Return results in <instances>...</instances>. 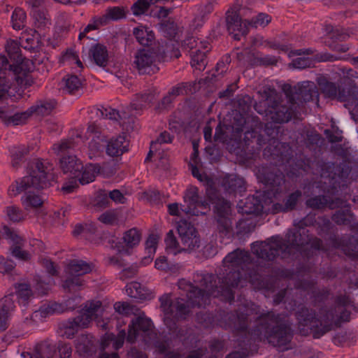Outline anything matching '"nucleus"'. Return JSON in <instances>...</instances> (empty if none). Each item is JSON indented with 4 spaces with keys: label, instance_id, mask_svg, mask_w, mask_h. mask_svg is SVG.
I'll return each instance as SVG.
<instances>
[{
    "label": "nucleus",
    "instance_id": "obj_1",
    "mask_svg": "<svg viewBox=\"0 0 358 358\" xmlns=\"http://www.w3.org/2000/svg\"><path fill=\"white\" fill-rule=\"evenodd\" d=\"M220 325L241 337L236 341L241 350L233 351L225 358H248L252 342H267L281 350H287L293 338L292 323L285 315L273 310L259 314L254 304L224 314Z\"/></svg>",
    "mask_w": 358,
    "mask_h": 358
},
{
    "label": "nucleus",
    "instance_id": "obj_2",
    "mask_svg": "<svg viewBox=\"0 0 358 358\" xmlns=\"http://www.w3.org/2000/svg\"><path fill=\"white\" fill-rule=\"evenodd\" d=\"M222 262L227 275L219 279L220 285H215L214 275L203 272L194 274V284L185 279L178 280V288L186 294L193 306H206L210 296L222 297L231 303L234 300L233 289L242 282H249L257 288L263 287L259 268H250L252 258L248 251L236 249L229 252Z\"/></svg>",
    "mask_w": 358,
    "mask_h": 358
},
{
    "label": "nucleus",
    "instance_id": "obj_3",
    "mask_svg": "<svg viewBox=\"0 0 358 358\" xmlns=\"http://www.w3.org/2000/svg\"><path fill=\"white\" fill-rule=\"evenodd\" d=\"M352 306L350 297L345 295L336 298L334 308H321L319 317H316L312 309L305 306H299L295 315L300 334L306 336L310 330L315 338H320L334 327L341 326L342 322L350 321V312L348 308Z\"/></svg>",
    "mask_w": 358,
    "mask_h": 358
},
{
    "label": "nucleus",
    "instance_id": "obj_4",
    "mask_svg": "<svg viewBox=\"0 0 358 358\" xmlns=\"http://www.w3.org/2000/svg\"><path fill=\"white\" fill-rule=\"evenodd\" d=\"M305 232L288 231L285 238L273 236L265 241L254 242L251 244L252 252L259 259L273 261L278 256L285 259L301 252L306 245H310L313 250L326 251L321 239Z\"/></svg>",
    "mask_w": 358,
    "mask_h": 358
},
{
    "label": "nucleus",
    "instance_id": "obj_5",
    "mask_svg": "<svg viewBox=\"0 0 358 358\" xmlns=\"http://www.w3.org/2000/svg\"><path fill=\"white\" fill-rule=\"evenodd\" d=\"M52 165L48 162L36 159L31 162L27 175L15 180L8 187V193L13 197L24 192L21 198L25 210L36 209L43 203V199L38 191L47 187L53 179Z\"/></svg>",
    "mask_w": 358,
    "mask_h": 358
},
{
    "label": "nucleus",
    "instance_id": "obj_6",
    "mask_svg": "<svg viewBox=\"0 0 358 358\" xmlns=\"http://www.w3.org/2000/svg\"><path fill=\"white\" fill-rule=\"evenodd\" d=\"M262 101L256 103L255 110L260 115H264L275 123L289 122L299 110L296 103H290L287 99L288 106L281 99V95L274 88L266 87L261 92Z\"/></svg>",
    "mask_w": 358,
    "mask_h": 358
},
{
    "label": "nucleus",
    "instance_id": "obj_7",
    "mask_svg": "<svg viewBox=\"0 0 358 358\" xmlns=\"http://www.w3.org/2000/svg\"><path fill=\"white\" fill-rule=\"evenodd\" d=\"M152 331V321L150 319L145 317H137L131 320L129 324L128 334L127 341L130 343H135L138 339L143 342L148 341V336ZM126 338L124 330L120 331L117 336L111 334L107 335V340L102 342V347L104 349L107 346L106 342L113 341V347L118 350L122 347Z\"/></svg>",
    "mask_w": 358,
    "mask_h": 358
},
{
    "label": "nucleus",
    "instance_id": "obj_8",
    "mask_svg": "<svg viewBox=\"0 0 358 358\" xmlns=\"http://www.w3.org/2000/svg\"><path fill=\"white\" fill-rule=\"evenodd\" d=\"M33 69L32 61L25 60L15 70H9L7 76L0 75V101L7 97L13 80H15L21 87L31 86L34 83L30 74Z\"/></svg>",
    "mask_w": 358,
    "mask_h": 358
},
{
    "label": "nucleus",
    "instance_id": "obj_9",
    "mask_svg": "<svg viewBox=\"0 0 358 358\" xmlns=\"http://www.w3.org/2000/svg\"><path fill=\"white\" fill-rule=\"evenodd\" d=\"M159 301L166 325H169L171 322L175 323L176 321L185 320L190 313L189 303L182 298L172 299L171 294H164Z\"/></svg>",
    "mask_w": 358,
    "mask_h": 358
},
{
    "label": "nucleus",
    "instance_id": "obj_10",
    "mask_svg": "<svg viewBox=\"0 0 358 358\" xmlns=\"http://www.w3.org/2000/svg\"><path fill=\"white\" fill-rule=\"evenodd\" d=\"M283 91L289 101L296 103L299 109L304 102L314 100L318 101L319 92L316 85L312 81L306 80L298 83L294 87L286 85L283 87Z\"/></svg>",
    "mask_w": 358,
    "mask_h": 358
},
{
    "label": "nucleus",
    "instance_id": "obj_11",
    "mask_svg": "<svg viewBox=\"0 0 358 358\" xmlns=\"http://www.w3.org/2000/svg\"><path fill=\"white\" fill-rule=\"evenodd\" d=\"M317 173L320 174L321 180L319 183L328 185V187L321 186L324 190L329 191L331 189L336 188L337 179L345 178L348 176L350 169L348 166H336L334 163L317 162L315 164Z\"/></svg>",
    "mask_w": 358,
    "mask_h": 358
},
{
    "label": "nucleus",
    "instance_id": "obj_12",
    "mask_svg": "<svg viewBox=\"0 0 358 358\" xmlns=\"http://www.w3.org/2000/svg\"><path fill=\"white\" fill-rule=\"evenodd\" d=\"M185 205L181 210L187 215L198 216L205 215L206 210H210V203L207 200H202L196 186H189L183 194Z\"/></svg>",
    "mask_w": 358,
    "mask_h": 358
},
{
    "label": "nucleus",
    "instance_id": "obj_13",
    "mask_svg": "<svg viewBox=\"0 0 358 358\" xmlns=\"http://www.w3.org/2000/svg\"><path fill=\"white\" fill-rule=\"evenodd\" d=\"M280 131L281 127L273 125L271 122L265 125L264 132L269 138L268 141H272L270 144L274 145L271 155L273 159L279 158V162L280 164H283L289 163L292 150L288 144L282 143L278 141Z\"/></svg>",
    "mask_w": 358,
    "mask_h": 358
},
{
    "label": "nucleus",
    "instance_id": "obj_14",
    "mask_svg": "<svg viewBox=\"0 0 358 358\" xmlns=\"http://www.w3.org/2000/svg\"><path fill=\"white\" fill-rule=\"evenodd\" d=\"M257 178L274 196L280 192L281 186L285 183L284 174L275 166L262 167L258 171Z\"/></svg>",
    "mask_w": 358,
    "mask_h": 358
},
{
    "label": "nucleus",
    "instance_id": "obj_15",
    "mask_svg": "<svg viewBox=\"0 0 358 358\" xmlns=\"http://www.w3.org/2000/svg\"><path fill=\"white\" fill-rule=\"evenodd\" d=\"M177 230L180 238L182 250L192 251L200 246V237L196 228L186 220L178 223Z\"/></svg>",
    "mask_w": 358,
    "mask_h": 358
},
{
    "label": "nucleus",
    "instance_id": "obj_16",
    "mask_svg": "<svg viewBox=\"0 0 358 358\" xmlns=\"http://www.w3.org/2000/svg\"><path fill=\"white\" fill-rule=\"evenodd\" d=\"M158 55L150 49L139 50L135 55L134 66L140 74H151L159 71L157 67Z\"/></svg>",
    "mask_w": 358,
    "mask_h": 358
},
{
    "label": "nucleus",
    "instance_id": "obj_17",
    "mask_svg": "<svg viewBox=\"0 0 358 358\" xmlns=\"http://www.w3.org/2000/svg\"><path fill=\"white\" fill-rule=\"evenodd\" d=\"M86 135L91 138L89 143V157L92 159L103 152L107 142L106 136L102 134L101 127L95 122L89 124Z\"/></svg>",
    "mask_w": 358,
    "mask_h": 358
},
{
    "label": "nucleus",
    "instance_id": "obj_18",
    "mask_svg": "<svg viewBox=\"0 0 358 358\" xmlns=\"http://www.w3.org/2000/svg\"><path fill=\"white\" fill-rule=\"evenodd\" d=\"M227 26L229 34L237 41L247 35L249 31L248 20H242L236 12L227 11Z\"/></svg>",
    "mask_w": 358,
    "mask_h": 358
},
{
    "label": "nucleus",
    "instance_id": "obj_19",
    "mask_svg": "<svg viewBox=\"0 0 358 358\" xmlns=\"http://www.w3.org/2000/svg\"><path fill=\"white\" fill-rule=\"evenodd\" d=\"M317 83L325 96L337 99L341 101H350V90L346 92L345 89L339 88L335 83L328 81L324 76L318 77Z\"/></svg>",
    "mask_w": 358,
    "mask_h": 358
},
{
    "label": "nucleus",
    "instance_id": "obj_20",
    "mask_svg": "<svg viewBox=\"0 0 358 358\" xmlns=\"http://www.w3.org/2000/svg\"><path fill=\"white\" fill-rule=\"evenodd\" d=\"M331 245L341 249L343 253L352 259H358V240L353 236L330 238Z\"/></svg>",
    "mask_w": 358,
    "mask_h": 358
},
{
    "label": "nucleus",
    "instance_id": "obj_21",
    "mask_svg": "<svg viewBox=\"0 0 358 358\" xmlns=\"http://www.w3.org/2000/svg\"><path fill=\"white\" fill-rule=\"evenodd\" d=\"M101 308V301H88L86 303L85 308L80 312L79 315L73 319L76 322L80 329L86 328L91 321L97 317Z\"/></svg>",
    "mask_w": 358,
    "mask_h": 358
},
{
    "label": "nucleus",
    "instance_id": "obj_22",
    "mask_svg": "<svg viewBox=\"0 0 358 358\" xmlns=\"http://www.w3.org/2000/svg\"><path fill=\"white\" fill-rule=\"evenodd\" d=\"M306 205L307 207L313 210L323 209L326 207H329L330 209H334L346 207V201L339 198L329 199L327 196L320 195L307 199Z\"/></svg>",
    "mask_w": 358,
    "mask_h": 358
},
{
    "label": "nucleus",
    "instance_id": "obj_23",
    "mask_svg": "<svg viewBox=\"0 0 358 358\" xmlns=\"http://www.w3.org/2000/svg\"><path fill=\"white\" fill-rule=\"evenodd\" d=\"M338 59V57L329 53L317 54L314 55V58L303 57H298L292 60L291 65L299 69L311 68L315 66V62H334Z\"/></svg>",
    "mask_w": 358,
    "mask_h": 358
},
{
    "label": "nucleus",
    "instance_id": "obj_24",
    "mask_svg": "<svg viewBox=\"0 0 358 358\" xmlns=\"http://www.w3.org/2000/svg\"><path fill=\"white\" fill-rule=\"evenodd\" d=\"M206 195L209 203L214 205L216 216L229 215L231 208L229 201L220 196L217 192L214 189H208Z\"/></svg>",
    "mask_w": 358,
    "mask_h": 358
},
{
    "label": "nucleus",
    "instance_id": "obj_25",
    "mask_svg": "<svg viewBox=\"0 0 358 358\" xmlns=\"http://www.w3.org/2000/svg\"><path fill=\"white\" fill-rule=\"evenodd\" d=\"M206 195L209 203L214 205L216 216L229 215L231 208L229 201L220 196L217 192L214 189H208Z\"/></svg>",
    "mask_w": 358,
    "mask_h": 358
},
{
    "label": "nucleus",
    "instance_id": "obj_26",
    "mask_svg": "<svg viewBox=\"0 0 358 358\" xmlns=\"http://www.w3.org/2000/svg\"><path fill=\"white\" fill-rule=\"evenodd\" d=\"M69 303L70 301H69L67 304L56 301H49L41 306L38 310L35 311L34 313L36 316L40 315L41 317H45L48 315L62 313L69 310H74L75 306H71Z\"/></svg>",
    "mask_w": 358,
    "mask_h": 358
},
{
    "label": "nucleus",
    "instance_id": "obj_27",
    "mask_svg": "<svg viewBox=\"0 0 358 358\" xmlns=\"http://www.w3.org/2000/svg\"><path fill=\"white\" fill-rule=\"evenodd\" d=\"M57 101L54 99H42L37 100L34 105L29 107L31 115L44 117L51 114L57 106Z\"/></svg>",
    "mask_w": 358,
    "mask_h": 358
},
{
    "label": "nucleus",
    "instance_id": "obj_28",
    "mask_svg": "<svg viewBox=\"0 0 358 358\" xmlns=\"http://www.w3.org/2000/svg\"><path fill=\"white\" fill-rule=\"evenodd\" d=\"M60 166L64 173H70L74 178L80 175L83 163L75 155L63 156L60 159Z\"/></svg>",
    "mask_w": 358,
    "mask_h": 358
},
{
    "label": "nucleus",
    "instance_id": "obj_29",
    "mask_svg": "<svg viewBox=\"0 0 358 358\" xmlns=\"http://www.w3.org/2000/svg\"><path fill=\"white\" fill-rule=\"evenodd\" d=\"M15 306L13 296H6L0 301V331L7 328L8 320Z\"/></svg>",
    "mask_w": 358,
    "mask_h": 358
},
{
    "label": "nucleus",
    "instance_id": "obj_30",
    "mask_svg": "<svg viewBox=\"0 0 358 358\" xmlns=\"http://www.w3.org/2000/svg\"><path fill=\"white\" fill-rule=\"evenodd\" d=\"M129 142L124 135H120L116 138H111L106 146V153L112 157L121 155L127 151Z\"/></svg>",
    "mask_w": 358,
    "mask_h": 358
},
{
    "label": "nucleus",
    "instance_id": "obj_31",
    "mask_svg": "<svg viewBox=\"0 0 358 358\" xmlns=\"http://www.w3.org/2000/svg\"><path fill=\"white\" fill-rule=\"evenodd\" d=\"M126 292L131 298L147 300L152 298L151 292L138 282H131L126 285Z\"/></svg>",
    "mask_w": 358,
    "mask_h": 358
},
{
    "label": "nucleus",
    "instance_id": "obj_32",
    "mask_svg": "<svg viewBox=\"0 0 358 358\" xmlns=\"http://www.w3.org/2000/svg\"><path fill=\"white\" fill-rule=\"evenodd\" d=\"M93 265L80 259L71 260L66 268V273L71 276H81L92 271Z\"/></svg>",
    "mask_w": 358,
    "mask_h": 358
},
{
    "label": "nucleus",
    "instance_id": "obj_33",
    "mask_svg": "<svg viewBox=\"0 0 358 358\" xmlns=\"http://www.w3.org/2000/svg\"><path fill=\"white\" fill-rule=\"evenodd\" d=\"M89 57L96 65L105 66L108 58L106 47L99 43L92 45L89 51Z\"/></svg>",
    "mask_w": 358,
    "mask_h": 358
},
{
    "label": "nucleus",
    "instance_id": "obj_34",
    "mask_svg": "<svg viewBox=\"0 0 358 358\" xmlns=\"http://www.w3.org/2000/svg\"><path fill=\"white\" fill-rule=\"evenodd\" d=\"M63 92L70 94H79L82 90L80 79L75 75H66L60 83Z\"/></svg>",
    "mask_w": 358,
    "mask_h": 358
},
{
    "label": "nucleus",
    "instance_id": "obj_35",
    "mask_svg": "<svg viewBox=\"0 0 358 358\" xmlns=\"http://www.w3.org/2000/svg\"><path fill=\"white\" fill-rule=\"evenodd\" d=\"M223 186L229 193H241L245 190L243 178L236 175L226 176L223 179Z\"/></svg>",
    "mask_w": 358,
    "mask_h": 358
},
{
    "label": "nucleus",
    "instance_id": "obj_36",
    "mask_svg": "<svg viewBox=\"0 0 358 358\" xmlns=\"http://www.w3.org/2000/svg\"><path fill=\"white\" fill-rule=\"evenodd\" d=\"M99 171L100 166L98 164H88L85 166H83L80 171V175L75 178H77L81 185H87L95 180Z\"/></svg>",
    "mask_w": 358,
    "mask_h": 358
},
{
    "label": "nucleus",
    "instance_id": "obj_37",
    "mask_svg": "<svg viewBox=\"0 0 358 358\" xmlns=\"http://www.w3.org/2000/svg\"><path fill=\"white\" fill-rule=\"evenodd\" d=\"M133 34L137 41L142 45L148 46L155 40V34L152 31L148 30L143 27L134 29Z\"/></svg>",
    "mask_w": 358,
    "mask_h": 358
},
{
    "label": "nucleus",
    "instance_id": "obj_38",
    "mask_svg": "<svg viewBox=\"0 0 358 358\" xmlns=\"http://www.w3.org/2000/svg\"><path fill=\"white\" fill-rule=\"evenodd\" d=\"M79 327L73 319H69L59 324V334L66 338L71 339L78 333Z\"/></svg>",
    "mask_w": 358,
    "mask_h": 358
},
{
    "label": "nucleus",
    "instance_id": "obj_39",
    "mask_svg": "<svg viewBox=\"0 0 358 358\" xmlns=\"http://www.w3.org/2000/svg\"><path fill=\"white\" fill-rule=\"evenodd\" d=\"M155 99V94L150 90L143 94H138L131 102V107L134 110H140L149 106Z\"/></svg>",
    "mask_w": 358,
    "mask_h": 358
},
{
    "label": "nucleus",
    "instance_id": "obj_40",
    "mask_svg": "<svg viewBox=\"0 0 358 358\" xmlns=\"http://www.w3.org/2000/svg\"><path fill=\"white\" fill-rule=\"evenodd\" d=\"M52 351L48 345H38L33 352H24L22 353L23 358H52Z\"/></svg>",
    "mask_w": 358,
    "mask_h": 358
},
{
    "label": "nucleus",
    "instance_id": "obj_41",
    "mask_svg": "<svg viewBox=\"0 0 358 358\" xmlns=\"http://www.w3.org/2000/svg\"><path fill=\"white\" fill-rule=\"evenodd\" d=\"M5 49L11 59L15 60L17 64L23 60L22 58L20 45L17 40L9 39L6 41ZM25 58H24V59Z\"/></svg>",
    "mask_w": 358,
    "mask_h": 358
},
{
    "label": "nucleus",
    "instance_id": "obj_42",
    "mask_svg": "<svg viewBox=\"0 0 358 358\" xmlns=\"http://www.w3.org/2000/svg\"><path fill=\"white\" fill-rule=\"evenodd\" d=\"M31 15L34 20V24L38 29H44L50 24V20L48 15L39 8H32Z\"/></svg>",
    "mask_w": 358,
    "mask_h": 358
},
{
    "label": "nucleus",
    "instance_id": "obj_43",
    "mask_svg": "<svg viewBox=\"0 0 358 358\" xmlns=\"http://www.w3.org/2000/svg\"><path fill=\"white\" fill-rule=\"evenodd\" d=\"M331 219L338 225H348L354 220V215L350 209H341L333 214Z\"/></svg>",
    "mask_w": 358,
    "mask_h": 358
},
{
    "label": "nucleus",
    "instance_id": "obj_44",
    "mask_svg": "<svg viewBox=\"0 0 358 358\" xmlns=\"http://www.w3.org/2000/svg\"><path fill=\"white\" fill-rule=\"evenodd\" d=\"M15 289L19 299V303L26 306L33 295L30 285L27 283L15 285Z\"/></svg>",
    "mask_w": 358,
    "mask_h": 358
},
{
    "label": "nucleus",
    "instance_id": "obj_45",
    "mask_svg": "<svg viewBox=\"0 0 358 358\" xmlns=\"http://www.w3.org/2000/svg\"><path fill=\"white\" fill-rule=\"evenodd\" d=\"M10 152L11 155L12 166L17 169L24 161V158L29 151L25 146H19L12 148Z\"/></svg>",
    "mask_w": 358,
    "mask_h": 358
},
{
    "label": "nucleus",
    "instance_id": "obj_46",
    "mask_svg": "<svg viewBox=\"0 0 358 358\" xmlns=\"http://www.w3.org/2000/svg\"><path fill=\"white\" fill-rule=\"evenodd\" d=\"M122 238L126 246L132 248L139 244L141 234L136 228H132L124 234Z\"/></svg>",
    "mask_w": 358,
    "mask_h": 358
},
{
    "label": "nucleus",
    "instance_id": "obj_47",
    "mask_svg": "<svg viewBox=\"0 0 358 358\" xmlns=\"http://www.w3.org/2000/svg\"><path fill=\"white\" fill-rule=\"evenodd\" d=\"M27 15L25 11L20 8H16L11 16L12 27L15 30H20L23 29L26 23Z\"/></svg>",
    "mask_w": 358,
    "mask_h": 358
},
{
    "label": "nucleus",
    "instance_id": "obj_48",
    "mask_svg": "<svg viewBox=\"0 0 358 358\" xmlns=\"http://www.w3.org/2000/svg\"><path fill=\"white\" fill-rule=\"evenodd\" d=\"M263 210L260 201L255 196L248 197L244 204L243 211L246 214H259Z\"/></svg>",
    "mask_w": 358,
    "mask_h": 358
},
{
    "label": "nucleus",
    "instance_id": "obj_49",
    "mask_svg": "<svg viewBox=\"0 0 358 358\" xmlns=\"http://www.w3.org/2000/svg\"><path fill=\"white\" fill-rule=\"evenodd\" d=\"M191 64L196 69H204L206 64V52L201 49H197L190 52Z\"/></svg>",
    "mask_w": 358,
    "mask_h": 358
},
{
    "label": "nucleus",
    "instance_id": "obj_50",
    "mask_svg": "<svg viewBox=\"0 0 358 358\" xmlns=\"http://www.w3.org/2000/svg\"><path fill=\"white\" fill-rule=\"evenodd\" d=\"M84 285V281L78 276H71L65 280L62 284L63 289L68 292H76Z\"/></svg>",
    "mask_w": 358,
    "mask_h": 358
},
{
    "label": "nucleus",
    "instance_id": "obj_51",
    "mask_svg": "<svg viewBox=\"0 0 358 358\" xmlns=\"http://www.w3.org/2000/svg\"><path fill=\"white\" fill-rule=\"evenodd\" d=\"M164 241L166 243V250L167 252L172 253L173 255H177L178 253H180L182 250V248H179L178 242L176 238L175 237L172 230H170L166 234Z\"/></svg>",
    "mask_w": 358,
    "mask_h": 358
},
{
    "label": "nucleus",
    "instance_id": "obj_52",
    "mask_svg": "<svg viewBox=\"0 0 358 358\" xmlns=\"http://www.w3.org/2000/svg\"><path fill=\"white\" fill-rule=\"evenodd\" d=\"M302 196V192L301 190H296L289 194L285 199L284 203L285 209L289 212L294 210L297 206L299 201Z\"/></svg>",
    "mask_w": 358,
    "mask_h": 358
},
{
    "label": "nucleus",
    "instance_id": "obj_53",
    "mask_svg": "<svg viewBox=\"0 0 358 358\" xmlns=\"http://www.w3.org/2000/svg\"><path fill=\"white\" fill-rule=\"evenodd\" d=\"M271 20V17L268 14L260 13L257 16L248 20L249 27L258 28L264 27L268 25Z\"/></svg>",
    "mask_w": 358,
    "mask_h": 358
},
{
    "label": "nucleus",
    "instance_id": "obj_54",
    "mask_svg": "<svg viewBox=\"0 0 358 358\" xmlns=\"http://www.w3.org/2000/svg\"><path fill=\"white\" fill-rule=\"evenodd\" d=\"M161 30L164 35L170 39L175 38L178 31L177 24L174 22L169 20L162 24Z\"/></svg>",
    "mask_w": 358,
    "mask_h": 358
},
{
    "label": "nucleus",
    "instance_id": "obj_55",
    "mask_svg": "<svg viewBox=\"0 0 358 358\" xmlns=\"http://www.w3.org/2000/svg\"><path fill=\"white\" fill-rule=\"evenodd\" d=\"M98 220L107 225H115L118 222V213L115 210H107L101 214Z\"/></svg>",
    "mask_w": 358,
    "mask_h": 358
},
{
    "label": "nucleus",
    "instance_id": "obj_56",
    "mask_svg": "<svg viewBox=\"0 0 358 358\" xmlns=\"http://www.w3.org/2000/svg\"><path fill=\"white\" fill-rule=\"evenodd\" d=\"M78 141L73 138L67 140L62 141L59 144H55L53 145V150L57 152L58 155L64 154L68 150L73 149Z\"/></svg>",
    "mask_w": 358,
    "mask_h": 358
},
{
    "label": "nucleus",
    "instance_id": "obj_57",
    "mask_svg": "<svg viewBox=\"0 0 358 358\" xmlns=\"http://www.w3.org/2000/svg\"><path fill=\"white\" fill-rule=\"evenodd\" d=\"M29 60V59H24L22 60L21 62L14 65L10 64L7 59V57L4 55L0 54V75L1 76H7L8 71L9 70H15L24 61Z\"/></svg>",
    "mask_w": 358,
    "mask_h": 358
},
{
    "label": "nucleus",
    "instance_id": "obj_58",
    "mask_svg": "<svg viewBox=\"0 0 358 358\" xmlns=\"http://www.w3.org/2000/svg\"><path fill=\"white\" fill-rule=\"evenodd\" d=\"M5 212L8 219L13 222H17L24 219L22 211L16 206H7Z\"/></svg>",
    "mask_w": 358,
    "mask_h": 358
},
{
    "label": "nucleus",
    "instance_id": "obj_59",
    "mask_svg": "<svg viewBox=\"0 0 358 358\" xmlns=\"http://www.w3.org/2000/svg\"><path fill=\"white\" fill-rule=\"evenodd\" d=\"M185 45L190 49V52L197 49H203L208 51L209 48L208 42L199 41L194 37H190L185 41Z\"/></svg>",
    "mask_w": 358,
    "mask_h": 358
},
{
    "label": "nucleus",
    "instance_id": "obj_60",
    "mask_svg": "<svg viewBox=\"0 0 358 358\" xmlns=\"http://www.w3.org/2000/svg\"><path fill=\"white\" fill-rule=\"evenodd\" d=\"M151 0H137L131 6V10L134 15L144 14L150 8Z\"/></svg>",
    "mask_w": 358,
    "mask_h": 358
},
{
    "label": "nucleus",
    "instance_id": "obj_61",
    "mask_svg": "<svg viewBox=\"0 0 358 358\" xmlns=\"http://www.w3.org/2000/svg\"><path fill=\"white\" fill-rule=\"evenodd\" d=\"M229 215L216 216L217 222V228L220 232L227 234L231 229V221L228 217Z\"/></svg>",
    "mask_w": 358,
    "mask_h": 358
},
{
    "label": "nucleus",
    "instance_id": "obj_62",
    "mask_svg": "<svg viewBox=\"0 0 358 358\" xmlns=\"http://www.w3.org/2000/svg\"><path fill=\"white\" fill-rule=\"evenodd\" d=\"M110 204L108 193L104 190H99L94 199V206L100 208H105Z\"/></svg>",
    "mask_w": 358,
    "mask_h": 358
},
{
    "label": "nucleus",
    "instance_id": "obj_63",
    "mask_svg": "<svg viewBox=\"0 0 358 358\" xmlns=\"http://www.w3.org/2000/svg\"><path fill=\"white\" fill-rule=\"evenodd\" d=\"M30 116H31V114L29 108L24 112L11 114L9 124L19 125L24 124Z\"/></svg>",
    "mask_w": 358,
    "mask_h": 358
},
{
    "label": "nucleus",
    "instance_id": "obj_64",
    "mask_svg": "<svg viewBox=\"0 0 358 358\" xmlns=\"http://www.w3.org/2000/svg\"><path fill=\"white\" fill-rule=\"evenodd\" d=\"M40 263L41 266L46 270L47 273L50 275L54 276L58 275L57 266L50 259L48 258H41Z\"/></svg>",
    "mask_w": 358,
    "mask_h": 358
}]
</instances>
